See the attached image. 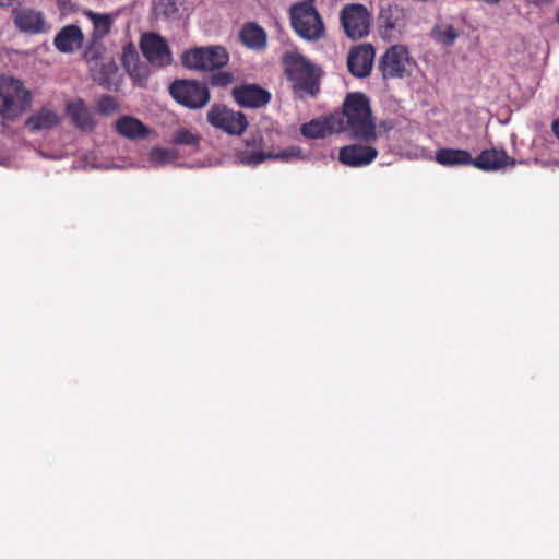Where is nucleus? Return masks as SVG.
I'll return each mask as SVG.
<instances>
[{"mask_svg":"<svg viewBox=\"0 0 559 559\" xmlns=\"http://www.w3.org/2000/svg\"><path fill=\"white\" fill-rule=\"evenodd\" d=\"M341 23L349 38L360 39L369 33L370 14L362 4H348L341 12Z\"/></svg>","mask_w":559,"mask_h":559,"instance_id":"9","label":"nucleus"},{"mask_svg":"<svg viewBox=\"0 0 559 559\" xmlns=\"http://www.w3.org/2000/svg\"><path fill=\"white\" fill-rule=\"evenodd\" d=\"M416 67L406 47L393 45L381 56L378 69L384 80L409 76Z\"/></svg>","mask_w":559,"mask_h":559,"instance_id":"7","label":"nucleus"},{"mask_svg":"<svg viewBox=\"0 0 559 559\" xmlns=\"http://www.w3.org/2000/svg\"><path fill=\"white\" fill-rule=\"evenodd\" d=\"M60 116L57 111L48 108H41L39 111L29 116L25 121V127L31 132L45 129H52L60 124Z\"/></svg>","mask_w":559,"mask_h":559,"instance_id":"22","label":"nucleus"},{"mask_svg":"<svg viewBox=\"0 0 559 559\" xmlns=\"http://www.w3.org/2000/svg\"><path fill=\"white\" fill-rule=\"evenodd\" d=\"M238 158L243 165L257 166L266 159H278L288 163L292 160H302L305 156L301 147L293 145L277 154L264 153L262 151H242L238 154Z\"/></svg>","mask_w":559,"mask_h":559,"instance_id":"12","label":"nucleus"},{"mask_svg":"<svg viewBox=\"0 0 559 559\" xmlns=\"http://www.w3.org/2000/svg\"><path fill=\"white\" fill-rule=\"evenodd\" d=\"M378 156V151L372 146L350 144L340 150L338 160L349 167H362L371 164Z\"/></svg>","mask_w":559,"mask_h":559,"instance_id":"16","label":"nucleus"},{"mask_svg":"<svg viewBox=\"0 0 559 559\" xmlns=\"http://www.w3.org/2000/svg\"><path fill=\"white\" fill-rule=\"evenodd\" d=\"M231 96L242 108H261L267 105L272 98V95L267 90L250 83L234 86L231 90Z\"/></svg>","mask_w":559,"mask_h":559,"instance_id":"11","label":"nucleus"},{"mask_svg":"<svg viewBox=\"0 0 559 559\" xmlns=\"http://www.w3.org/2000/svg\"><path fill=\"white\" fill-rule=\"evenodd\" d=\"M234 82V75L227 71H218L210 76V84L215 87H226Z\"/></svg>","mask_w":559,"mask_h":559,"instance_id":"30","label":"nucleus"},{"mask_svg":"<svg viewBox=\"0 0 559 559\" xmlns=\"http://www.w3.org/2000/svg\"><path fill=\"white\" fill-rule=\"evenodd\" d=\"M435 159L444 167L473 166L471 153L462 148H439L436 151Z\"/></svg>","mask_w":559,"mask_h":559,"instance_id":"21","label":"nucleus"},{"mask_svg":"<svg viewBox=\"0 0 559 559\" xmlns=\"http://www.w3.org/2000/svg\"><path fill=\"white\" fill-rule=\"evenodd\" d=\"M169 94L180 105L199 109L206 106L211 94L205 83L194 80H177L169 86Z\"/></svg>","mask_w":559,"mask_h":559,"instance_id":"8","label":"nucleus"},{"mask_svg":"<svg viewBox=\"0 0 559 559\" xmlns=\"http://www.w3.org/2000/svg\"><path fill=\"white\" fill-rule=\"evenodd\" d=\"M64 111L71 123L80 131L91 133L95 130L97 120L82 98L67 103Z\"/></svg>","mask_w":559,"mask_h":559,"instance_id":"14","label":"nucleus"},{"mask_svg":"<svg viewBox=\"0 0 559 559\" xmlns=\"http://www.w3.org/2000/svg\"><path fill=\"white\" fill-rule=\"evenodd\" d=\"M515 160L504 150H484L473 158V166L484 171H496L508 165L514 166Z\"/></svg>","mask_w":559,"mask_h":559,"instance_id":"17","label":"nucleus"},{"mask_svg":"<svg viewBox=\"0 0 559 559\" xmlns=\"http://www.w3.org/2000/svg\"><path fill=\"white\" fill-rule=\"evenodd\" d=\"M432 35L438 43H441L445 46L453 45L455 39L457 38L456 29L454 28L453 25L450 24L436 26L432 32Z\"/></svg>","mask_w":559,"mask_h":559,"instance_id":"27","label":"nucleus"},{"mask_svg":"<svg viewBox=\"0 0 559 559\" xmlns=\"http://www.w3.org/2000/svg\"><path fill=\"white\" fill-rule=\"evenodd\" d=\"M333 132H348L353 139L369 143L377 138L369 98L362 93H350L343 103L342 115L329 118Z\"/></svg>","mask_w":559,"mask_h":559,"instance_id":"1","label":"nucleus"},{"mask_svg":"<svg viewBox=\"0 0 559 559\" xmlns=\"http://www.w3.org/2000/svg\"><path fill=\"white\" fill-rule=\"evenodd\" d=\"M140 49L147 61L154 67L163 68L173 61V55L167 41L156 33L142 35Z\"/></svg>","mask_w":559,"mask_h":559,"instance_id":"10","label":"nucleus"},{"mask_svg":"<svg viewBox=\"0 0 559 559\" xmlns=\"http://www.w3.org/2000/svg\"><path fill=\"white\" fill-rule=\"evenodd\" d=\"M119 104L117 99L111 95H103L97 102V111L100 115L109 116L117 112Z\"/></svg>","mask_w":559,"mask_h":559,"instance_id":"28","label":"nucleus"},{"mask_svg":"<svg viewBox=\"0 0 559 559\" xmlns=\"http://www.w3.org/2000/svg\"><path fill=\"white\" fill-rule=\"evenodd\" d=\"M206 120L213 128L231 136L242 135L249 126L243 112L224 104H213L206 112Z\"/></svg>","mask_w":559,"mask_h":559,"instance_id":"6","label":"nucleus"},{"mask_svg":"<svg viewBox=\"0 0 559 559\" xmlns=\"http://www.w3.org/2000/svg\"><path fill=\"white\" fill-rule=\"evenodd\" d=\"M240 39L252 49H263L266 46V33L257 23L245 24L240 31Z\"/></svg>","mask_w":559,"mask_h":559,"instance_id":"24","label":"nucleus"},{"mask_svg":"<svg viewBox=\"0 0 559 559\" xmlns=\"http://www.w3.org/2000/svg\"><path fill=\"white\" fill-rule=\"evenodd\" d=\"M312 2L306 0L295 3L289 12L294 31L306 40L321 39L325 33L322 19Z\"/></svg>","mask_w":559,"mask_h":559,"instance_id":"4","label":"nucleus"},{"mask_svg":"<svg viewBox=\"0 0 559 559\" xmlns=\"http://www.w3.org/2000/svg\"><path fill=\"white\" fill-rule=\"evenodd\" d=\"M84 35L78 25L70 24L62 27L53 38L56 49L62 53L73 52L82 47Z\"/></svg>","mask_w":559,"mask_h":559,"instance_id":"18","label":"nucleus"},{"mask_svg":"<svg viewBox=\"0 0 559 559\" xmlns=\"http://www.w3.org/2000/svg\"><path fill=\"white\" fill-rule=\"evenodd\" d=\"M14 23L19 29L31 34L46 33L49 28L43 14L32 9L16 11Z\"/></svg>","mask_w":559,"mask_h":559,"instance_id":"19","label":"nucleus"},{"mask_svg":"<svg viewBox=\"0 0 559 559\" xmlns=\"http://www.w3.org/2000/svg\"><path fill=\"white\" fill-rule=\"evenodd\" d=\"M163 13L167 17H173L178 13V8L174 2H169L168 4H165V9L163 10Z\"/></svg>","mask_w":559,"mask_h":559,"instance_id":"33","label":"nucleus"},{"mask_svg":"<svg viewBox=\"0 0 559 559\" xmlns=\"http://www.w3.org/2000/svg\"><path fill=\"white\" fill-rule=\"evenodd\" d=\"M556 20H557V22L559 24V9H558V12H557V15H556Z\"/></svg>","mask_w":559,"mask_h":559,"instance_id":"37","label":"nucleus"},{"mask_svg":"<svg viewBox=\"0 0 559 559\" xmlns=\"http://www.w3.org/2000/svg\"><path fill=\"white\" fill-rule=\"evenodd\" d=\"M126 67H127V69H128V71H129L131 76H138L139 75L136 67H134L133 69H131L129 64H126Z\"/></svg>","mask_w":559,"mask_h":559,"instance_id":"36","label":"nucleus"},{"mask_svg":"<svg viewBox=\"0 0 559 559\" xmlns=\"http://www.w3.org/2000/svg\"><path fill=\"white\" fill-rule=\"evenodd\" d=\"M229 61V53L223 46L198 47L182 55V64L195 71H214L224 68Z\"/></svg>","mask_w":559,"mask_h":559,"instance_id":"5","label":"nucleus"},{"mask_svg":"<svg viewBox=\"0 0 559 559\" xmlns=\"http://www.w3.org/2000/svg\"><path fill=\"white\" fill-rule=\"evenodd\" d=\"M378 25L383 37L396 38L405 25L404 10L397 4L382 7L378 16Z\"/></svg>","mask_w":559,"mask_h":559,"instance_id":"13","label":"nucleus"},{"mask_svg":"<svg viewBox=\"0 0 559 559\" xmlns=\"http://www.w3.org/2000/svg\"><path fill=\"white\" fill-rule=\"evenodd\" d=\"M94 26V36L103 38L110 33L115 16L112 14H100L91 10L85 11Z\"/></svg>","mask_w":559,"mask_h":559,"instance_id":"25","label":"nucleus"},{"mask_svg":"<svg viewBox=\"0 0 559 559\" xmlns=\"http://www.w3.org/2000/svg\"><path fill=\"white\" fill-rule=\"evenodd\" d=\"M171 159V154L166 148L155 147L150 153V160L155 165L166 164Z\"/></svg>","mask_w":559,"mask_h":559,"instance_id":"31","label":"nucleus"},{"mask_svg":"<svg viewBox=\"0 0 559 559\" xmlns=\"http://www.w3.org/2000/svg\"><path fill=\"white\" fill-rule=\"evenodd\" d=\"M32 94L23 82L12 76H0V117L3 122H13L28 110Z\"/></svg>","mask_w":559,"mask_h":559,"instance_id":"3","label":"nucleus"},{"mask_svg":"<svg viewBox=\"0 0 559 559\" xmlns=\"http://www.w3.org/2000/svg\"><path fill=\"white\" fill-rule=\"evenodd\" d=\"M552 132L559 138V118L552 122Z\"/></svg>","mask_w":559,"mask_h":559,"instance_id":"35","label":"nucleus"},{"mask_svg":"<svg viewBox=\"0 0 559 559\" xmlns=\"http://www.w3.org/2000/svg\"><path fill=\"white\" fill-rule=\"evenodd\" d=\"M247 146H253L259 148L258 151H261L263 146V138L261 135H253L251 139L246 140Z\"/></svg>","mask_w":559,"mask_h":559,"instance_id":"32","label":"nucleus"},{"mask_svg":"<svg viewBox=\"0 0 559 559\" xmlns=\"http://www.w3.org/2000/svg\"><path fill=\"white\" fill-rule=\"evenodd\" d=\"M285 75L293 84V90L300 97L314 96L320 87V70L298 52L287 51L283 56Z\"/></svg>","mask_w":559,"mask_h":559,"instance_id":"2","label":"nucleus"},{"mask_svg":"<svg viewBox=\"0 0 559 559\" xmlns=\"http://www.w3.org/2000/svg\"><path fill=\"white\" fill-rule=\"evenodd\" d=\"M526 2L534 4L536 7L548 5L552 2V0H525Z\"/></svg>","mask_w":559,"mask_h":559,"instance_id":"34","label":"nucleus"},{"mask_svg":"<svg viewBox=\"0 0 559 559\" xmlns=\"http://www.w3.org/2000/svg\"><path fill=\"white\" fill-rule=\"evenodd\" d=\"M173 142L178 145H195L199 138L188 129H179L174 133Z\"/></svg>","mask_w":559,"mask_h":559,"instance_id":"29","label":"nucleus"},{"mask_svg":"<svg viewBox=\"0 0 559 559\" xmlns=\"http://www.w3.org/2000/svg\"><path fill=\"white\" fill-rule=\"evenodd\" d=\"M374 49L371 45L353 48L347 57L348 71L356 78H366L372 69Z\"/></svg>","mask_w":559,"mask_h":559,"instance_id":"15","label":"nucleus"},{"mask_svg":"<svg viewBox=\"0 0 559 559\" xmlns=\"http://www.w3.org/2000/svg\"><path fill=\"white\" fill-rule=\"evenodd\" d=\"M116 131L130 140L145 139L150 135L151 130L141 120L132 116H122L116 123Z\"/></svg>","mask_w":559,"mask_h":559,"instance_id":"20","label":"nucleus"},{"mask_svg":"<svg viewBox=\"0 0 559 559\" xmlns=\"http://www.w3.org/2000/svg\"><path fill=\"white\" fill-rule=\"evenodd\" d=\"M92 76L95 82L105 88H111L115 85L114 78L117 74L118 67L111 59L95 61L91 64Z\"/></svg>","mask_w":559,"mask_h":559,"instance_id":"23","label":"nucleus"},{"mask_svg":"<svg viewBox=\"0 0 559 559\" xmlns=\"http://www.w3.org/2000/svg\"><path fill=\"white\" fill-rule=\"evenodd\" d=\"M328 129L330 131H332L330 128H329V120L326 121V123H322L318 120H311L307 123H304L301 126V134L305 136V138H308V139H321V138H324L326 135V131Z\"/></svg>","mask_w":559,"mask_h":559,"instance_id":"26","label":"nucleus"}]
</instances>
